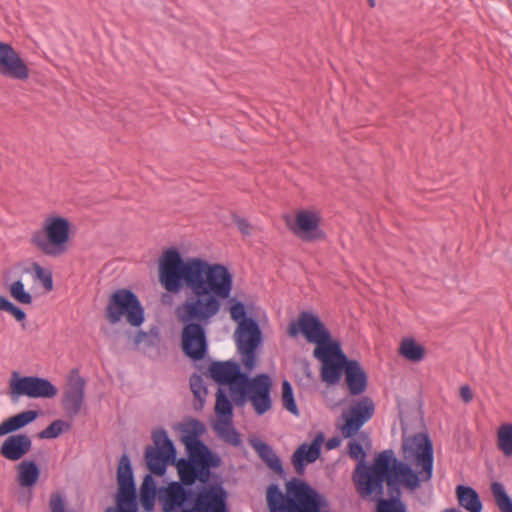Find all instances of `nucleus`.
Wrapping results in <instances>:
<instances>
[{
  "label": "nucleus",
  "mask_w": 512,
  "mask_h": 512,
  "mask_svg": "<svg viewBox=\"0 0 512 512\" xmlns=\"http://www.w3.org/2000/svg\"><path fill=\"white\" fill-rule=\"evenodd\" d=\"M177 289L188 286L191 290L186 301L175 309L181 324L180 345L182 352H208L207 326L228 304L231 318L240 325L247 318H255L247 305L231 296L234 276L222 263L195 260L183 270V279L177 282Z\"/></svg>",
  "instance_id": "f257e3e1"
},
{
  "label": "nucleus",
  "mask_w": 512,
  "mask_h": 512,
  "mask_svg": "<svg viewBox=\"0 0 512 512\" xmlns=\"http://www.w3.org/2000/svg\"><path fill=\"white\" fill-rule=\"evenodd\" d=\"M373 470V475H362L357 493L362 498L372 494L382 496L386 484L389 499L380 498L376 504V512H407L406 505L401 500V486L410 491L418 489L421 484L419 473L409 464L398 460L392 449L376 455Z\"/></svg>",
  "instance_id": "f03ea898"
},
{
  "label": "nucleus",
  "mask_w": 512,
  "mask_h": 512,
  "mask_svg": "<svg viewBox=\"0 0 512 512\" xmlns=\"http://www.w3.org/2000/svg\"><path fill=\"white\" fill-rule=\"evenodd\" d=\"M266 500L270 512H331L324 495L295 477L286 483V494L278 485H269Z\"/></svg>",
  "instance_id": "7ed1b4c3"
},
{
  "label": "nucleus",
  "mask_w": 512,
  "mask_h": 512,
  "mask_svg": "<svg viewBox=\"0 0 512 512\" xmlns=\"http://www.w3.org/2000/svg\"><path fill=\"white\" fill-rule=\"evenodd\" d=\"M285 333L288 338L312 346V352H344L343 340L339 333L332 331L313 310H301L292 318Z\"/></svg>",
  "instance_id": "20e7f679"
},
{
  "label": "nucleus",
  "mask_w": 512,
  "mask_h": 512,
  "mask_svg": "<svg viewBox=\"0 0 512 512\" xmlns=\"http://www.w3.org/2000/svg\"><path fill=\"white\" fill-rule=\"evenodd\" d=\"M176 467L179 481H173L158 491L163 512H179L192 506V486L197 481L207 484L211 476V470L180 461L176 462Z\"/></svg>",
  "instance_id": "39448f33"
},
{
  "label": "nucleus",
  "mask_w": 512,
  "mask_h": 512,
  "mask_svg": "<svg viewBox=\"0 0 512 512\" xmlns=\"http://www.w3.org/2000/svg\"><path fill=\"white\" fill-rule=\"evenodd\" d=\"M195 260H205L201 257H183L177 247L166 248L158 259V280L165 290L161 295V303L166 306L173 304V294L185 292V299L192 293L188 286L177 289L179 280L183 279V270Z\"/></svg>",
  "instance_id": "423d86ee"
},
{
  "label": "nucleus",
  "mask_w": 512,
  "mask_h": 512,
  "mask_svg": "<svg viewBox=\"0 0 512 512\" xmlns=\"http://www.w3.org/2000/svg\"><path fill=\"white\" fill-rule=\"evenodd\" d=\"M71 227L72 224L66 217L48 216L41 228L33 232L30 242L44 255L59 257L68 251Z\"/></svg>",
  "instance_id": "0eeeda50"
},
{
  "label": "nucleus",
  "mask_w": 512,
  "mask_h": 512,
  "mask_svg": "<svg viewBox=\"0 0 512 512\" xmlns=\"http://www.w3.org/2000/svg\"><path fill=\"white\" fill-rule=\"evenodd\" d=\"M105 317L112 325L125 318L130 326L139 328L145 321V309L135 292L120 288L110 294Z\"/></svg>",
  "instance_id": "6e6552de"
},
{
  "label": "nucleus",
  "mask_w": 512,
  "mask_h": 512,
  "mask_svg": "<svg viewBox=\"0 0 512 512\" xmlns=\"http://www.w3.org/2000/svg\"><path fill=\"white\" fill-rule=\"evenodd\" d=\"M182 442L186 447L188 458L177 461L211 470L221 465V458L214 453L199 437L205 433V425L197 419H192L183 429Z\"/></svg>",
  "instance_id": "1a4fd4ad"
},
{
  "label": "nucleus",
  "mask_w": 512,
  "mask_h": 512,
  "mask_svg": "<svg viewBox=\"0 0 512 512\" xmlns=\"http://www.w3.org/2000/svg\"><path fill=\"white\" fill-rule=\"evenodd\" d=\"M402 449L404 458L415 459L417 466H420L421 481H429L433 477L434 454L433 444L428 434L416 433L413 436L403 439Z\"/></svg>",
  "instance_id": "9d476101"
},
{
  "label": "nucleus",
  "mask_w": 512,
  "mask_h": 512,
  "mask_svg": "<svg viewBox=\"0 0 512 512\" xmlns=\"http://www.w3.org/2000/svg\"><path fill=\"white\" fill-rule=\"evenodd\" d=\"M118 493L117 508L110 507L106 512H137V492L130 458L123 454L117 469Z\"/></svg>",
  "instance_id": "9b49d317"
},
{
  "label": "nucleus",
  "mask_w": 512,
  "mask_h": 512,
  "mask_svg": "<svg viewBox=\"0 0 512 512\" xmlns=\"http://www.w3.org/2000/svg\"><path fill=\"white\" fill-rule=\"evenodd\" d=\"M211 378L219 385H229L232 394L238 393L240 397L234 398L236 405L243 404L246 397L245 383L249 377L241 371L237 362H213L209 367Z\"/></svg>",
  "instance_id": "f8f14e48"
},
{
  "label": "nucleus",
  "mask_w": 512,
  "mask_h": 512,
  "mask_svg": "<svg viewBox=\"0 0 512 512\" xmlns=\"http://www.w3.org/2000/svg\"><path fill=\"white\" fill-rule=\"evenodd\" d=\"M57 394V387L46 378L24 376L13 378L10 381V396L13 401H17L21 396L50 399Z\"/></svg>",
  "instance_id": "ddd939ff"
},
{
  "label": "nucleus",
  "mask_w": 512,
  "mask_h": 512,
  "mask_svg": "<svg viewBox=\"0 0 512 512\" xmlns=\"http://www.w3.org/2000/svg\"><path fill=\"white\" fill-rule=\"evenodd\" d=\"M375 403L368 397L363 396L354 400L346 412L343 413L344 424L341 433L344 438L353 437L373 417Z\"/></svg>",
  "instance_id": "4468645a"
},
{
  "label": "nucleus",
  "mask_w": 512,
  "mask_h": 512,
  "mask_svg": "<svg viewBox=\"0 0 512 512\" xmlns=\"http://www.w3.org/2000/svg\"><path fill=\"white\" fill-rule=\"evenodd\" d=\"M287 226L297 237L306 242H314L326 238L325 232L320 228V217L314 211H298L293 222L287 220Z\"/></svg>",
  "instance_id": "2eb2a0df"
},
{
  "label": "nucleus",
  "mask_w": 512,
  "mask_h": 512,
  "mask_svg": "<svg viewBox=\"0 0 512 512\" xmlns=\"http://www.w3.org/2000/svg\"><path fill=\"white\" fill-rule=\"evenodd\" d=\"M271 386L269 375L264 373L248 379L245 383L246 396L248 395L257 415H263L272 408Z\"/></svg>",
  "instance_id": "dca6fc26"
},
{
  "label": "nucleus",
  "mask_w": 512,
  "mask_h": 512,
  "mask_svg": "<svg viewBox=\"0 0 512 512\" xmlns=\"http://www.w3.org/2000/svg\"><path fill=\"white\" fill-rule=\"evenodd\" d=\"M237 352H259L264 342L263 331L258 319L247 318L235 330Z\"/></svg>",
  "instance_id": "f3484780"
},
{
  "label": "nucleus",
  "mask_w": 512,
  "mask_h": 512,
  "mask_svg": "<svg viewBox=\"0 0 512 512\" xmlns=\"http://www.w3.org/2000/svg\"><path fill=\"white\" fill-rule=\"evenodd\" d=\"M0 75L25 81L29 78V68L20 54L9 43L0 41Z\"/></svg>",
  "instance_id": "a211bd4d"
},
{
  "label": "nucleus",
  "mask_w": 512,
  "mask_h": 512,
  "mask_svg": "<svg viewBox=\"0 0 512 512\" xmlns=\"http://www.w3.org/2000/svg\"><path fill=\"white\" fill-rule=\"evenodd\" d=\"M85 397V380L79 376L78 369L70 373L68 384L65 388L62 406L70 417H75L81 411Z\"/></svg>",
  "instance_id": "6ab92c4d"
},
{
  "label": "nucleus",
  "mask_w": 512,
  "mask_h": 512,
  "mask_svg": "<svg viewBox=\"0 0 512 512\" xmlns=\"http://www.w3.org/2000/svg\"><path fill=\"white\" fill-rule=\"evenodd\" d=\"M321 362V379L328 385L337 384L345 374L351 359L347 354H313Z\"/></svg>",
  "instance_id": "aec40b11"
},
{
  "label": "nucleus",
  "mask_w": 512,
  "mask_h": 512,
  "mask_svg": "<svg viewBox=\"0 0 512 512\" xmlns=\"http://www.w3.org/2000/svg\"><path fill=\"white\" fill-rule=\"evenodd\" d=\"M324 440V434L320 432L311 443H303L294 451L291 460L297 474L303 475L305 466L315 462L320 457Z\"/></svg>",
  "instance_id": "412c9836"
},
{
  "label": "nucleus",
  "mask_w": 512,
  "mask_h": 512,
  "mask_svg": "<svg viewBox=\"0 0 512 512\" xmlns=\"http://www.w3.org/2000/svg\"><path fill=\"white\" fill-rule=\"evenodd\" d=\"M32 448V440L26 434L8 436L0 447V454L9 461L22 459Z\"/></svg>",
  "instance_id": "4be33fe9"
},
{
  "label": "nucleus",
  "mask_w": 512,
  "mask_h": 512,
  "mask_svg": "<svg viewBox=\"0 0 512 512\" xmlns=\"http://www.w3.org/2000/svg\"><path fill=\"white\" fill-rule=\"evenodd\" d=\"M344 375L350 395L358 396L365 392L368 377L358 361L351 359Z\"/></svg>",
  "instance_id": "5701e85b"
},
{
  "label": "nucleus",
  "mask_w": 512,
  "mask_h": 512,
  "mask_svg": "<svg viewBox=\"0 0 512 512\" xmlns=\"http://www.w3.org/2000/svg\"><path fill=\"white\" fill-rule=\"evenodd\" d=\"M145 459L150 472L157 476H163L166 473L167 465L176 463V456H170L165 450L160 451L153 446H147Z\"/></svg>",
  "instance_id": "b1692460"
},
{
  "label": "nucleus",
  "mask_w": 512,
  "mask_h": 512,
  "mask_svg": "<svg viewBox=\"0 0 512 512\" xmlns=\"http://www.w3.org/2000/svg\"><path fill=\"white\" fill-rule=\"evenodd\" d=\"M348 454L352 459L359 460L355 472L353 474V481L356 486V490H358L359 480L362 477V475H373V466L375 465V460L373 461L372 464H368L365 461L366 452L364 450L363 445L358 441H352L349 443Z\"/></svg>",
  "instance_id": "393cba45"
},
{
  "label": "nucleus",
  "mask_w": 512,
  "mask_h": 512,
  "mask_svg": "<svg viewBox=\"0 0 512 512\" xmlns=\"http://www.w3.org/2000/svg\"><path fill=\"white\" fill-rule=\"evenodd\" d=\"M252 448L257 452L259 458L266 466L280 477L285 476V471L281 459L267 443L254 439L251 441Z\"/></svg>",
  "instance_id": "a878e982"
},
{
  "label": "nucleus",
  "mask_w": 512,
  "mask_h": 512,
  "mask_svg": "<svg viewBox=\"0 0 512 512\" xmlns=\"http://www.w3.org/2000/svg\"><path fill=\"white\" fill-rule=\"evenodd\" d=\"M39 413L36 410H26L13 415L0 424V437L12 434L34 422Z\"/></svg>",
  "instance_id": "bb28decb"
},
{
  "label": "nucleus",
  "mask_w": 512,
  "mask_h": 512,
  "mask_svg": "<svg viewBox=\"0 0 512 512\" xmlns=\"http://www.w3.org/2000/svg\"><path fill=\"white\" fill-rule=\"evenodd\" d=\"M456 494L460 506L469 512H481L483 509L482 502L478 493L469 486L458 485Z\"/></svg>",
  "instance_id": "cd10ccee"
},
{
  "label": "nucleus",
  "mask_w": 512,
  "mask_h": 512,
  "mask_svg": "<svg viewBox=\"0 0 512 512\" xmlns=\"http://www.w3.org/2000/svg\"><path fill=\"white\" fill-rule=\"evenodd\" d=\"M40 475L37 464L31 460L22 461L17 465V481L22 487H31L36 484Z\"/></svg>",
  "instance_id": "c85d7f7f"
},
{
  "label": "nucleus",
  "mask_w": 512,
  "mask_h": 512,
  "mask_svg": "<svg viewBox=\"0 0 512 512\" xmlns=\"http://www.w3.org/2000/svg\"><path fill=\"white\" fill-rule=\"evenodd\" d=\"M157 495V487L152 475L147 474L140 488V503L146 512L152 511Z\"/></svg>",
  "instance_id": "c756f323"
},
{
  "label": "nucleus",
  "mask_w": 512,
  "mask_h": 512,
  "mask_svg": "<svg viewBox=\"0 0 512 512\" xmlns=\"http://www.w3.org/2000/svg\"><path fill=\"white\" fill-rule=\"evenodd\" d=\"M189 383L190 389L195 398L194 408L196 410H200L204 406L205 397L208 393L204 379L201 375L194 373L191 375Z\"/></svg>",
  "instance_id": "7c9ffc66"
},
{
  "label": "nucleus",
  "mask_w": 512,
  "mask_h": 512,
  "mask_svg": "<svg viewBox=\"0 0 512 512\" xmlns=\"http://www.w3.org/2000/svg\"><path fill=\"white\" fill-rule=\"evenodd\" d=\"M491 493L500 512H512V499L508 495L504 485L500 482H492Z\"/></svg>",
  "instance_id": "2f4dec72"
},
{
  "label": "nucleus",
  "mask_w": 512,
  "mask_h": 512,
  "mask_svg": "<svg viewBox=\"0 0 512 512\" xmlns=\"http://www.w3.org/2000/svg\"><path fill=\"white\" fill-rule=\"evenodd\" d=\"M215 412L222 419L223 424H231L233 406L227 395L220 389L216 396Z\"/></svg>",
  "instance_id": "473e14b6"
},
{
  "label": "nucleus",
  "mask_w": 512,
  "mask_h": 512,
  "mask_svg": "<svg viewBox=\"0 0 512 512\" xmlns=\"http://www.w3.org/2000/svg\"><path fill=\"white\" fill-rule=\"evenodd\" d=\"M497 448L506 456H512V424L504 423L497 430Z\"/></svg>",
  "instance_id": "72a5a7b5"
},
{
  "label": "nucleus",
  "mask_w": 512,
  "mask_h": 512,
  "mask_svg": "<svg viewBox=\"0 0 512 512\" xmlns=\"http://www.w3.org/2000/svg\"><path fill=\"white\" fill-rule=\"evenodd\" d=\"M25 271L32 273L34 280L40 282L46 291L53 290L54 284L51 270L42 267L38 262H33L31 268H27Z\"/></svg>",
  "instance_id": "f704fd0d"
},
{
  "label": "nucleus",
  "mask_w": 512,
  "mask_h": 512,
  "mask_svg": "<svg viewBox=\"0 0 512 512\" xmlns=\"http://www.w3.org/2000/svg\"><path fill=\"white\" fill-rule=\"evenodd\" d=\"M153 443L155 449L163 451L165 450L170 456H176V448L173 441L169 438L168 433L165 429L160 428L152 433Z\"/></svg>",
  "instance_id": "c9c22d12"
},
{
  "label": "nucleus",
  "mask_w": 512,
  "mask_h": 512,
  "mask_svg": "<svg viewBox=\"0 0 512 512\" xmlns=\"http://www.w3.org/2000/svg\"><path fill=\"white\" fill-rule=\"evenodd\" d=\"M10 296L19 304L30 305L33 302V296L25 289L22 280H16L9 286Z\"/></svg>",
  "instance_id": "e433bc0d"
},
{
  "label": "nucleus",
  "mask_w": 512,
  "mask_h": 512,
  "mask_svg": "<svg viewBox=\"0 0 512 512\" xmlns=\"http://www.w3.org/2000/svg\"><path fill=\"white\" fill-rule=\"evenodd\" d=\"M282 404L291 414L299 416V409L295 401L293 388L288 380L282 382Z\"/></svg>",
  "instance_id": "4c0bfd02"
},
{
  "label": "nucleus",
  "mask_w": 512,
  "mask_h": 512,
  "mask_svg": "<svg viewBox=\"0 0 512 512\" xmlns=\"http://www.w3.org/2000/svg\"><path fill=\"white\" fill-rule=\"evenodd\" d=\"M0 311L7 312L11 314L16 321L22 323V327L25 329V324L23 323L26 320V312L12 301H10L6 296L0 295Z\"/></svg>",
  "instance_id": "58836bf2"
},
{
  "label": "nucleus",
  "mask_w": 512,
  "mask_h": 512,
  "mask_svg": "<svg viewBox=\"0 0 512 512\" xmlns=\"http://www.w3.org/2000/svg\"><path fill=\"white\" fill-rule=\"evenodd\" d=\"M70 429V424L64 420H55L45 429L39 433L41 439H54L60 436L63 432Z\"/></svg>",
  "instance_id": "ea45409f"
},
{
  "label": "nucleus",
  "mask_w": 512,
  "mask_h": 512,
  "mask_svg": "<svg viewBox=\"0 0 512 512\" xmlns=\"http://www.w3.org/2000/svg\"><path fill=\"white\" fill-rule=\"evenodd\" d=\"M134 342L137 345L145 342L148 347L157 345L160 342L159 328L157 326H152L149 331H137Z\"/></svg>",
  "instance_id": "a19ab883"
},
{
  "label": "nucleus",
  "mask_w": 512,
  "mask_h": 512,
  "mask_svg": "<svg viewBox=\"0 0 512 512\" xmlns=\"http://www.w3.org/2000/svg\"><path fill=\"white\" fill-rule=\"evenodd\" d=\"M227 427L224 426H216L219 436L228 444L232 446H240L242 443L241 436L238 431L232 427L230 424H226Z\"/></svg>",
  "instance_id": "79ce46f5"
},
{
  "label": "nucleus",
  "mask_w": 512,
  "mask_h": 512,
  "mask_svg": "<svg viewBox=\"0 0 512 512\" xmlns=\"http://www.w3.org/2000/svg\"><path fill=\"white\" fill-rule=\"evenodd\" d=\"M396 352H426V349L413 337H405L402 339Z\"/></svg>",
  "instance_id": "37998d69"
},
{
  "label": "nucleus",
  "mask_w": 512,
  "mask_h": 512,
  "mask_svg": "<svg viewBox=\"0 0 512 512\" xmlns=\"http://www.w3.org/2000/svg\"><path fill=\"white\" fill-rule=\"evenodd\" d=\"M51 512H66L64 499L59 494H52L49 502Z\"/></svg>",
  "instance_id": "c03bdc74"
},
{
  "label": "nucleus",
  "mask_w": 512,
  "mask_h": 512,
  "mask_svg": "<svg viewBox=\"0 0 512 512\" xmlns=\"http://www.w3.org/2000/svg\"><path fill=\"white\" fill-rule=\"evenodd\" d=\"M232 219H233L234 224L238 227L239 231L242 234L250 235L251 225L245 218H242V217L238 216L237 214L233 213Z\"/></svg>",
  "instance_id": "a18cd8bd"
},
{
  "label": "nucleus",
  "mask_w": 512,
  "mask_h": 512,
  "mask_svg": "<svg viewBox=\"0 0 512 512\" xmlns=\"http://www.w3.org/2000/svg\"><path fill=\"white\" fill-rule=\"evenodd\" d=\"M460 396L465 403H469L472 400L473 394L468 385H464L460 388Z\"/></svg>",
  "instance_id": "49530a36"
},
{
  "label": "nucleus",
  "mask_w": 512,
  "mask_h": 512,
  "mask_svg": "<svg viewBox=\"0 0 512 512\" xmlns=\"http://www.w3.org/2000/svg\"><path fill=\"white\" fill-rule=\"evenodd\" d=\"M408 361L418 363L424 359L425 354H401Z\"/></svg>",
  "instance_id": "de8ad7c7"
},
{
  "label": "nucleus",
  "mask_w": 512,
  "mask_h": 512,
  "mask_svg": "<svg viewBox=\"0 0 512 512\" xmlns=\"http://www.w3.org/2000/svg\"><path fill=\"white\" fill-rule=\"evenodd\" d=\"M242 355L244 356L243 360L245 362V365L249 366L254 363V361L256 360V356L258 354H242Z\"/></svg>",
  "instance_id": "09e8293b"
},
{
  "label": "nucleus",
  "mask_w": 512,
  "mask_h": 512,
  "mask_svg": "<svg viewBox=\"0 0 512 512\" xmlns=\"http://www.w3.org/2000/svg\"><path fill=\"white\" fill-rule=\"evenodd\" d=\"M339 445V440L337 438H331L327 442V448L333 449Z\"/></svg>",
  "instance_id": "8fccbe9b"
},
{
  "label": "nucleus",
  "mask_w": 512,
  "mask_h": 512,
  "mask_svg": "<svg viewBox=\"0 0 512 512\" xmlns=\"http://www.w3.org/2000/svg\"><path fill=\"white\" fill-rule=\"evenodd\" d=\"M206 355L207 354H186V356H188L189 358H191L195 361L204 359Z\"/></svg>",
  "instance_id": "3c124183"
},
{
  "label": "nucleus",
  "mask_w": 512,
  "mask_h": 512,
  "mask_svg": "<svg viewBox=\"0 0 512 512\" xmlns=\"http://www.w3.org/2000/svg\"><path fill=\"white\" fill-rule=\"evenodd\" d=\"M369 6L374 7L375 6V0H368Z\"/></svg>",
  "instance_id": "603ef678"
},
{
  "label": "nucleus",
  "mask_w": 512,
  "mask_h": 512,
  "mask_svg": "<svg viewBox=\"0 0 512 512\" xmlns=\"http://www.w3.org/2000/svg\"><path fill=\"white\" fill-rule=\"evenodd\" d=\"M444 512H458L455 508L446 509Z\"/></svg>",
  "instance_id": "864d4df0"
}]
</instances>
